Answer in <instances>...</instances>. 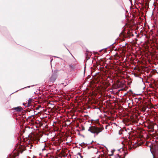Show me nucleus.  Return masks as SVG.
<instances>
[{
	"instance_id": "1",
	"label": "nucleus",
	"mask_w": 158,
	"mask_h": 158,
	"mask_svg": "<svg viewBox=\"0 0 158 158\" xmlns=\"http://www.w3.org/2000/svg\"><path fill=\"white\" fill-rule=\"evenodd\" d=\"M88 131L91 133L98 134L102 131V129L101 128H98L95 126H92L89 127Z\"/></svg>"
},
{
	"instance_id": "2",
	"label": "nucleus",
	"mask_w": 158,
	"mask_h": 158,
	"mask_svg": "<svg viewBox=\"0 0 158 158\" xmlns=\"http://www.w3.org/2000/svg\"><path fill=\"white\" fill-rule=\"evenodd\" d=\"M110 127L111 129L110 131H111V130L113 131L112 129L115 128L117 127V126L115 123H111V122H110L109 123V127Z\"/></svg>"
},
{
	"instance_id": "3",
	"label": "nucleus",
	"mask_w": 158,
	"mask_h": 158,
	"mask_svg": "<svg viewBox=\"0 0 158 158\" xmlns=\"http://www.w3.org/2000/svg\"><path fill=\"white\" fill-rule=\"evenodd\" d=\"M116 85L117 88L121 87L123 86V83L118 80L116 81Z\"/></svg>"
},
{
	"instance_id": "4",
	"label": "nucleus",
	"mask_w": 158,
	"mask_h": 158,
	"mask_svg": "<svg viewBox=\"0 0 158 158\" xmlns=\"http://www.w3.org/2000/svg\"><path fill=\"white\" fill-rule=\"evenodd\" d=\"M116 152V151L114 149L111 150L110 151L111 154H109V156H113L114 153Z\"/></svg>"
},
{
	"instance_id": "5",
	"label": "nucleus",
	"mask_w": 158,
	"mask_h": 158,
	"mask_svg": "<svg viewBox=\"0 0 158 158\" xmlns=\"http://www.w3.org/2000/svg\"><path fill=\"white\" fill-rule=\"evenodd\" d=\"M118 153L117 152H116V155L115 156V158H123V157H122L121 156H119L118 155L117 153Z\"/></svg>"
},
{
	"instance_id": "6",
	"label": "nucleus",
	"mask_w": 158,
	"mask_h": 158,
	"mask_svg": "<svg viewBox=\"0 0 158 158\" xmlns=\"http://www.w3.org/2000/svg\"><path fill=\"white\" fill-rule=\"evenodd\" d=\"M15 155L13 154L12 156H10L9 158H15Z\"/></svg>"
},
{
	"instance_id": "7",
	"label": "nucleus",
	"mask_w": 158,
	"mask_h": 158,
	"mask_svg": "<svg viewBox=\"0 0 158 158\" xmlns=\"http://www.w3.org/2000/svg\"><path fill=\"white\" fill-rule=\"evenodd\" d=\"M109 82H111V81L112 82V80L111 79H110V76H109Z\"/></svg>"
},
{
	"instance_id": "8",
	"label": "nucleus",
	"mask_w": 158,
	"mask_h": 158,
	"mask_svg": "<svg viewBox=\"0 0 158 158\" xmlns=\"http://www.w3.org/2000/svg\"><path fill=\"white\" fill-rule=\"evenodd\" d=\"M112 48L111 47H109V51H111V48ZM110 52H109V53H110Z\"/></svg>"
},
{
	"instance_id": "9",
	"label": "nucleus",
	"mask_w": 158,
	"mask_h": 158,
	"mask_svg": "<svg viewBox=\"0 0 158 158\" xmlns=\"http://www.w3.org/2000/svg\"><path fill=\"white\" fill-rule=\"evenodd\" d=\"M122 77H124V73H122Z\"/></svg>"
},
{
	"instance_id": "10",
	"label": "nucleus",
	"mask_w": 158,
	"mask_h": 158,
	"mask_svg": "<svg viewBox=\"0 0 158 158\" xmlns=\"http://www.w3.org/2000/svg\"><path fill=\"white\" fill-rule=\"evenodd\" d=\"M110 118H112L111 117H110V116H109V120L110 119Z\"/></svg>"
},
{
	"instance_id": "11",
	"label": "nucleus",
	"mask_w": 158,
	"mask_h": 158,
	"mask_svg": "<svg viewBox=\"0 0 158 158\" xmlns=\"http://www.w3.org/2000/svg\"><path fill=\"white\" fill-rule=\"evenodd\" d=\"M120 149H118V150L117 151H119L120 150Z\"/></svg>"
},
{
	"instance_id": "12",
	"label": "nucleus",
	"mask_w": 158,
	"mask_h": 158,
	"mask_svg": "<svg viewBox=\"0 0 158 158\" xmlns=\"http://www.w3.org/2000/svg\"><path fill=\"white\" fill-rule=\"evenodd\" d=\"M118 133H119V134H120L119 131Z\"/></svg>"
},
{
	"instance_id": "13",
	"label": "nucleus",
	"mask_w": 158,
	"mask_h": 158,
	"mask_svg": "<svg viewBox=\"0 0 158 158\" xmlns=\"http://www.w3.org/2000/svg\"><path fill=\"white\" fill-rule=\"evenodd\" d=\"M113 44L112 43H111V46Z\"/></svg>"
},
{
	"instance_id": "14",
	"label": "nucleus",
	"mask_w": 158,
	"mask_h": 158,
	"mask_svg": "<svg viewBox=\"0 0 158 158\" xmlns=\"http://www.w3.org/2000/svg\"><path fill=\"white\" fill-rule=\"evenodd\" d=\"M113 117V118H114V119L115 118V117Z\"/></svg>"
},
{
	"instance_id": "15",
	"label": "nucleus",
	"mask_w": 158,
	"mask_h": 158,
	"mask_svg": "<svg viewBox=\"0 0 158 158\" xmlns=\"http://www.w3.org/2000/svg\"><path fill=\"white\" fill-rule=\"evenodd\" d=\"M78 154H79V155H80V153H78Z\"/></svg>"
},
{
	"instance_id": "16",
	"label": "nucleus",
	"mask_w": 158,
	"mask_h": 158,
	"mask_svg": "<svg viewBox=\"0 0 158 158\" xmlns=\"http://www.w3.org/2000/svg\"><path fill=\"white\" fill-rule=\"evenodd\" d=\"M109 65H110V62L109 61ZM110 66V65H109V66Z\"/></svg>"
},
{
	"instance_id": "17",
	"label": "nucleus",
	"mask_w": 158,
	"mask_h": 158,
	"mask_svg": "<svg viewBox=\"0 0 158 158\" xmlns=\"http://www.w3.org/2000/svg\"><path fill=\"white\" fill-rule=\"evenodd\" d=\"M121 70L119 69V70Z\"/></svg>"
},
{
	"instance_id": "18",
	"label": "nucleus",
	"mask_w": 158,
	"mask_h": 158,
	"mask_svg": "<svg viewBox=\"0 0 158 158\" xmlns=\"http://www.w3.org/2000/svg\"><path fill=\"white\" fill-rule=\"evenodd\" d=\"M109 113H110V110H109Z\"/></svg>"
}]
</instances>
